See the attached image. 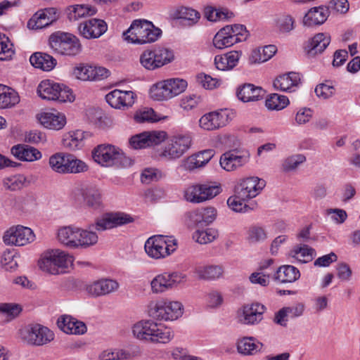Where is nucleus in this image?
<instances>
[{
	"instance_id": "1",
	"label": "nucleus",
	"mask_w": 360,
	"mask_h": 360,
	"mask_svg": "<svg viewBox=\"0 0 360 360\" xmlns=\"http://www.w3.org/2000/svg\"><path fill=\"white\" fill-rule=\"evenodd\" d=\"M132 332L139 340L155 343L166 344L174 338L170 328L150 319L136 323L132 328Z\"/></svg>"
},
{
	"instance_id": "2",
	"label": "nucleus",
	"mask_w": 360,
	"mask_h": 360,
	"mask_svg": "<svg viewBox=\"0 0 360 360\" xmlns=\"http://www.w3.org/2000/svg\"><path fill=\"white\" fill-rule=\"evenodd\" d=\"M161 32L151 22L135 20L129 28L123 32V38L129 43L143 44L156 41Z\"/></svg>"
},
{
	"instance_id": "3",
	"label": "nucleus",
	"mask_w": 360,
	"mask_h": 360,
	"mask_svg": "<svg viewBox=\"0 0 360 360\" xmlns=\"http://www.w3.org/2000/svg\"><path fill=\"white\" fill-rule=\"evenodd\" d=\"M92 157L95 162L105 167L121 166L129 167L133 160L119 148L111 144H101L92 151Z\"/></svg>"
},
{
	"instance_id": "4",
	"label": "nucleus",
	"mask_w": 360,
	"mask_h": 360,
	"mask_svg": "<svg viewBox=\"0 0 360 360\" xmlns=\"http://www.w3.org/2000/svg\"><path fill=\"white\" fill-rule=\"evenodd\" d=\"M49 166L59 174H79L88 170L87 165L68 153H56L49 157Z\"/></svg>"
},
{
	"instance_id": "5",
	"label": "nucleus",
	"mask_w": 360,
	"mask_h": 360,
	"mask_svg": "<svg viewBox=\"0 0 360 360\" xmlns=\"http://www.w3.org/2000/svg\"><path fill=\"white\" fill-rule=\"evenodd\" d=\"M72 257L59 249L49 250L45 252L39 262L40 269L51 274H59L72 265Z\"/></svg>"
},
{
	"instance_id": "6",
	"label": "nucleus",
	"mask_w": 360,
	"mask_h": 360,
	"mask_svg": "<svg viewBox=\"0 0 360 360\" xmlns=\"http://www.w3.org/2000/svg\"><path fill=\"white\" fill-rule=\"evenodd\" d=\"M221 192L219 183L204 181L188 186L184 193L185 199L190 202L200 203L214 198Z\"/></svg>"
},
{
	"instance_id": "7",
	"label": "nucleus",
	"mask_w": 360,
	"mask_h": 360,
	"mask_svg": "<svg viewBox=\"0 0 360 360\" xmlns=\"http://www.w3.org/2000/svg\"><path fill=\"white\" fill-rule=\"evenodd\" d=\"M38 95L42 98L59 103L71 102L75 99L72 90L64 84L49 79L43 80L37 87Z\"/></svg>"
},
{
	"instance_id": "8",
	"label": "nucleus",
	"mask_w": 360,
	"mask_h": 360,
	"mask_svg": "<svg viewBox=\"0 0 360 360\" xmlns=\"http://www.w3.org/2000/svg\"><path fill=\"white\" fill-rule=\"evenodd\" d=\"M51 48L58 53L75 56L80 53L82 45L75 35L67 32H56L49 37Z\"/></svg>"
},
{
	"instance_id": "9",
	"label": "nucleus",
	"mask_w": 360,
	"mask_h": 360,
	"mask_svg": "<svg viewBox=\"0 0 360 360\" xmlns=\"http://www.w3.org/2000/svg\"><path fill=\"white\" fill-rule=\"evenodd\" d=\"M186 87L187 82L186 80L172 78L159 82L153 85L150 94L151 98L154 100H168L184 92Z\"/></svg>"
},
{
	"instance_id": "10",
	"label": "nucleus",
	"mask_w": 360,
	"mask_h": 360,
	"mask_svg": "<svg viewBox=\"0 0 360 360\" xmlns=\"http://www.w3.org/2000/svg\"><path fill=\"white\" fill-rule=\"evenodd\" d=\"M184 307L179 302H152L148 305V315L159 321H174L181 317Z\"/></svg>"
},
{
	"instance_id": "11",
	"label": "nucleus",
	"mask_w": 360,
	"mask_h": 360,
	"mask_svg": "<svg viewBox=\"0 0 360 360\" xmlns=\"http://www.w3.org/2000/svg\"><path fill=\"white\" fill-rule=\"evenodd\" d=\"M192 137L189 134H178L171 137L159 154L160 158L174 160L181 158L191 146Z\"/></svg>"
},
{
	"instance_id": "12",
	"label": "nucleus",
	"mask_w": 360,
	"mask_h": 360,
	"mask_svg": "<svg viewBox=\"0 0 360 360\" xmlns=\"http://www.w3.org/2000/svg\"><path fill=\"white\" fill-rule=\"evenodd\" d=\"M22 340L28 345L40 346L54 338L53 333L47 327L36 323L30 324L20 330Z\"/></svg>"
},
{
	"instance_id": "13",
	"label": "nucleus",
	"mask_w": 360,
	"mask_h": 360,
	"mask_svg": "<svg viewBox=\"0 0 360 360\" xmlns=\"http://www.w3.org/2000/svg\"><path fill=\"white\" fill-rule=\"evenodd\" d=\"M76 191L82 197L84 206L87 209L100 212L104 208L102 191L98 186L82 184Z\"/></svg>"
},
{
	"instance_id": "14",
	"label": "nucleus",
	"mask_w": 360,
	"mask_h": 360,
	"mask_svg": "<svg viewBox=\"0 0 360 360\" xmlns=\"http://www.w3.org/2000/svg\"><path fill=\"white\" fill-rule=\"evenodd\" d=\"M70 290H86L87 292H113L118 290L119 283L116 280L102 278L90 284H85L79 280L71 279L68 281Z\"/></svg>"
},
{
	"instance_id": "15",
	"label": "nucleus",
	"mask_w": 360,
	"mask_h": 360,
	"mask_svg": "<svg viewBox=\"0 0 360 360\" xmlns=\"http://www.w3.org/2000/svg\"><path fill=\"white\" fill-rule=\"evenodd\" d=\"M233 113L227 109H220L203 115L199 120L201 129L206 131L217 130L226 126Z\"/></svg>"
},
{
	"instance_id": "16",
	"label": "nucleus",
	"mask_w": 360,
	"mask_h": 360,
	"mask_svg": "<svg viewBox=\"0 0 360 360\" xmlns=\"http://www.w3.org/2000/svg\"><path fill=\"white\" fill-rule=\"evenodd\" d=\"M265 310L266 307L259 302L244 304L237 311V321L244 325L257 324L262 320Z\"/></svg>"
},
{
	"instance_id": "17",
	"label": "nucleus",
	"mask_w": 360,
	"mask_h": 360,
	"mask_svg": "<svg viewBox=\"0 0 360 360\" xmlns=\"http://www.w3.org/2000/svg\"><path fill=\"white\" fill-rule=\"evenodd\" d=\"M32 230L28 227L18 225L11 227L4 235V242L6 245L16 246L25 245L34 240Z\"/></svg>"
},
{
	"instance_id": "18",
	"label": "nucleus",
	"mask_w": 360,
	"mask_h": 360,
	"mask_svg": "<svg viewBox=\"0 0 360 360\" xmlns=\"http://www.w3.org/2000/svg\"><path fill=\"white\" fill-rule=\"evenodd\" d=\"M265 186V181L257 176L243 179L236 187V193L243 199L256 197Z\"/></svg>"
},
{
	"instance_id": "19",
	"label": "nucleus",
	"mask_w": 360,
	"mask_h": 360,
	"mask_svg": "<svg viewBox=\"0 0 360 360\" xmlns=\"http://www.w3.org/2000/svg\"><path fill=\"white\" fill-rule=\"evenodd\" d=\"M185 279V276L180 273H172L171 274L165 273L158 275L151 281V288L153 292H163L170 290L177 284L181 283Z\"/></svg>"
},
{
	"instance_id": "20",
	"label": "nucleus",
	"mask_w": 360,
	"mask_h": 360,
	"mask_svg": "<svg viewBox=\"0 0 360 360\" xmlns=\"http://www.w3.org/2000/svg\"><path fill=\"white\" fill-rule=\"evenodd\" d=\"M80 34L86 39H96L103 35L108 29L105 22L101 19L91 18L79 25Z\"/></svg>"
},
{
	"instance_id": "21",
	"label": "nucleus",
	"mask_w": 360,
	"mask_h": 360,
	"mask_svg": "<svg viewBox=\"0 0 360 360\" xmlns=\"http://www.w3.org/2000/svg\"><path fill=\"white\" fill-rule=\"evenodd\" d=\"M58 19V15L56 8H48L38 11L29 20L27 27L32 30H39L44 28Z\"/></svg>"
},
{
	"instance_id": "22",
	"label": "nucleus",
	"mask_w": 360,
	"mask_h": 360,
	"mask_svg": "<svg viewBox=\"0 0 360 360\" xmlns=\"http://www.w3.org/2000/svg\"><path fill=\"white\" fill-rule=\"evenodd\" d=\"M135 94L131 91L115 89L105 96L107 103L114 108L131 107L134 103Z\"/></svg>"
},
{
	"instance_id": "23",
	"label": "nucleus",
	"mask_w": 360,
	"mask_h": 360,
	"mask_svg": "<svg viewBox=\"0 0 360 360\" xmlns=\"http://www.w3.org/2000/svg\"><path fill=\"white\" fill-rule=\"evenodd\" d=\"M145 250L148 255L152 258L160 259L168 256L166 250L165 236L158 235L149 238L145 243Z\"/></svg>"
},
{
	"instance_id": "24",
	"label": "nucleus",
	"mask_w": 360,
	"mask_h": 360,
	"mask_svg": "<svg viewBox=\"0 0 360 360\" xmlns=\"http://www.w3.org/2000/svg\"><path fill=\"white\" fill-rule=\"evenodd\" d=\"M300 83V75L297 72H291L276 77L274 81V86L281 91L292 92Z\"/></svg>"
},
{
	"instance_id": "25",
	"label": "nucleus",
	"mask_w": 360,
	"mask_h": 360,
	"mask_svg": "<svg viewBox=\"0 0 360 360\" xmlns=\"http://www.w3.org/2000/svg\"><path fill=\"white\" fill-rule=\"evenodd\" d=\"M57 325L61 330L68 334L82 335L86 331V326L84 323L68 315L60 316Z\"/></svg>"
},
{
	"instance_id": "26",
	"label": "nucleus",
	"mask_w": 360,
	"mask_h": 360,
	"mask_svg": "<svg viewBox=\"0 0 360 360\" xmlns=\"http://www.w3.org/2000/svg\"><path fill=\"white\" fill-rule=\"evenodd\" d=\"M11 154L20 161L33 162L41 158V153L37 148L25 145L18 144L11 149Z\"/></svg>"
},
{
	"instance_id": "27",
	"label": "nucleus",
	"mask_w": 360,
	"mask_h": 360,
	"mask_svg": "<svg viewBox=\"0 0 360 360\" xmlns=\"http://www.w3.org/2000/svg\"><path fill=\"white\" fill-rule=\"evenodd\" d=\"M241 55L242 52L238 51H231L222 55H217L214 57V65L219 70H231L238 65Z\"/></svg>"
},
{
	"instance_id": "28",
	"label": "nucleus",
	"mask_w": 360,
	"mask_h": 360,
	"mask_svg": "<svg viewBox=\"0 0 360 360\" xmlns=\"http://www.w3.org/2000/svg\"><path fill=\"white\" fill-rule=\"evenodd\" d=\"M248 160V156L239 155L237 151H229L223 154L220 158V165L226 171H233Z\"/></svg>"
},
{
	"instance_id": "29",
	"label": "nucleus",
	"mask_w": 360,
	"mask_h": 360,
	"mask_svg": "<svg viewBox=\"0 0 360 360\" xmlns=\"http://www.w3.org/2000/svg\"><path fill=\"white\" fill-rule=\"evenodd\" d=\"M330 42V36L324 33H319L311 38L305 46L306 53L308 57H314L321 53Z\"/></svg>"
},
{
	"instance_id": "30",
	"label": "nucleus",
	"mask_w": 360,
	"mask_h": 360,
	"mask_svg": "<svg viewBox=\"0 0 360 360\" xmlns=\"http://www.w3.org/2000/svg\"><path fill=\"white\" fill-rule=\"evenodd\" d=\"M264 91L252 84H245L238 88L237 97L243 102L257 101L263 98Z\"/></svg>"
},
{
	"instance_id": "31",
	"label": "nucleus",
	"mask_w": 360,
	"mask_h": 360,
	"mask_svg": "<svg viewBox=\"0 0 360 360\" xmlns=\"http://www.w3.org/2000/svg\"><path fill=\"white\" fill-rule=\"evenodd\" d=\"M40 123L46 128L53 130H60L66 124L64 114L56 112H43L39 117Z\"/></svg>"
},
{
	"instance_id": "32",
	"label": "nucleus",
	"mask_w": 360,
	"mask_h": 360,
	"mask_svg": "<svg viewBox=\"0 0 360 360\" xmlns=\"http://www.w3.org/2000/svg\"><path fill=\"white\" fill-rule=\"evenodd\" d=\"M329 10L327 7H314L305 14L303 22L307 26L321 25L327 20Z\"/></svg>"
},
{
	"instance_id": "33",
	"label": "nucleus",
	"mask_w": 360,
	"mask_h": 360,
	"mask_svg": "<svg viewBox=\"0 0 360 360\" xmlns=\"http://www.w3.org/2000/svg\"><path fill=\"white\" fill-rule=\"evenodd\" d=\"M214 153V150L207 149L193 155L186 160L185 167L187 169L192 170L197 167H203L211 160Z\"/></svg>"
},
{
	"instance_id": "34",
	"label": "nucleus",
	"mask_w": 360,
	"mask_h": 360,
	"mask_svg": "<svg viewBox=\"0 0 360 360\" xmlns=\"http://www.w3.org/2000/svg\"><path fill=\"white\" fill-rule=\"evenodd\" d=\"M30 63L37 68L44 71H50L56 65V60L51 56L37 52L33 53L30 58Z\"/></svg>"
},
{
	"instance_id": "35",
	"label": "nucleus",
	"mask_w": 360,
	"mask_h": 360,
	"mask_svg": "<svg viewBox=\"0 0 360 360\" xmlns=\"http://www.w3.org/2000/svg\"><path fill=\"white\" fill-rule=\"evenodd\" d=\"M217 213L214 207H207L192 212L191 218L196 224L209 225L215 220Z\"/></svg>"
},
{
	"instance_id": "36",
	"label": "nucleus",
	"mask_w": 360,
	"mask_h": 360,
	"mask_svg": "<svg viewBox=\"0 0 360 360\" xmlns=\"http://www.w3.org/2000/svg\"><path fill=\"white\" fill-rule=\"evenodd\" d=\"M79 228L66 226L59 229L58 238L59 241L70 247H78Z\"/></svg>"
},
{
	"instance_id": "37",
	"label": "nucleus",
	"mask_w": 360,
	"mask_h": 360,
	"mask_svg": "<svg viewBox=\"0 0 360 360\" xmlns=\"http://www.w3.org/2000/svg\"><path fill=\"white\" fill-rule=\"evenodd\" d=\"M20 101L18 93L13 89L0 84V108H7L14 106Z\"/></svg>"
},
{
	"instance_id": "38",
	"label": "nucleus",
	"mask_w": 360,
	"mask_h": 360,
	"mask_svg": "<svg viewBox=\"0 0 360 360\" xmlns=\"http://www.w3.org/2000/svg\"><path fill=\"white\" fill-rule=\"evenodd\" d=\"M263 345L254 338H243L237 345L238 352L243 355H254L259 352Z\"/></svg>"
},
{
	"instance_id": "39",
	"label": "nucleus",
	"mask_w": 360,
	"mask_h": 360,
	"mask_svg": "<svg viewBox=\"0 0 360 360\" xmlns=\"http://www.w3.org/2000/svg\"><path fill=\"white\" fill-rule=\"evenodd\" d=\"M300 276L299 270L292 265H284L276 271V279L281 283H292Z\"/></svg>"
},
{
	"instance_id": "40",
	"label": "nucleus",
	"mask_w": 360,
	"mask_h": 360,
	"mask_svg": "<svg viewBox=\"0 0 360 360\" xmlns=\"http://www.w3.org/2000/svg\"><path fill=\"white\" fill-rule=\"evenodd\" d=\"M315 254V250L307 245H295L289 252V256L297 259L302 263L311 261Z\"/></svg>"
},
{
	"instance_id": "41",
	"label": "nucleus",
	"mask_w": 360,
	"mask_h": 360,
	"mask_svg": "<svg viewBox=\"0 0 360 360\" xmlns=\"http://www.w3.org/2000/svg\"><path fill=\"white\" fill-rule=\"evenodd\" d=\"M276 46L274 45H268L253 50L250 57V61L252 63L266 62L276 53Z\"/></svg>"
},
{
	"instance_id": "42",
	"label": "nucleus",
	"mask_w": 360,
	"mask_h": 360,
	"mask_svg": "<svg viewBox=\"0 0 360 360\" xmlns=\"http://www.w3.org/2000/svg\"><path fill=\"white\" fill-rule=\"evenodd\" d=\"M236 44V38L229 33V28L224 27L213 38V45L218 49L230 47Z\"/></svg>"
},
{
	"instance_id": "43",
	"label": "nucleus",
	"mask_w": 360,
	"mask_h": 360,
	"mask_svg": "<svg viewBox=\"0 0 360 360\" xmlns=\"http://www.w3.org/2000/svg\"><path fill=\"white\" fill-rule=\"evenodd\" d=\"M83 132L76 131L68 134L63 139V146L70 150L80 148L83 145Z\"/></svg>"
},
{
	"instance_id": "44",
	"label": "nucleus",
	"mask_w": 360,
	"mask_h": 360,
	"mask_svg": "<svg viewBox=\"0 0 360 360\" xmlns=\"http://www.w3.org/2000/svg\"><path fill=\"white\" fill-rule=\"evenodd\" d=\"M266 106L269 110H281L289 104L287 96L278 94H272L266 99Z\"/></svg>"
},
{
	"instance_id": "45",
	"label": "nucleus",
	"mask_w": 360,
	"mask_h": 360,
	"mask_svg": "<svg viewBox=\"0 0 360 360\" xmlns=\"http://www.w3.org/2000/svg\"><path fill=\"white\" fill-rule=\"evenodd\" d=\"M176 17L188 22V25H193L200 18V13L195 10L188 8L181 7L176 10Z\"/></svg>"
},
{
	"instance_id": "46",
	"label": "nucleus",
	"mask_w": 360,
	"mask_h": 360,
	"mask_svg": "<svg viewBox=\"0 0 360 360\" xmlns=\"http://www.w3.org/2000/svg\"><path fill=\"white\" fill-rule=\"evenodd\" d=\"M96 13V9L89 5H76L69 13L70 20H77L81 18L93 15Z\"/></svg>"
},
{
	"instance_id": "47",
	"label": "nucleus",
	"mask_w": 360,
	"mask_h": 360,
	"mask_svg": "<svg viewBox=\"0 0 360 360\" xmlns=\"http://www.w3.org/2000/svg\"><path fill=\"white\" fill-rule=\"evenodd\" d=\"M18 256L14 250H5L1 257V264L7 271H14L18 266Z\"/></svg>"
},
{
	"instance_id": "48",
	"label": "nucleus",
	"mask_w": 360,
	"mask_h": 360,
	"mask_svg": "<svg viewBox=\"0 0 360 360\" xmlns=\"http://www.w3.org/2000/svg\"><path fill=\"white\" fill-rule=\"evenodd\" d=\"M198 276L203 279H216L222 276L224 269L221 266H208L197 270Z\"/></svg>"
},
{
	"instance_id": "49",
	"label": "nucleus",
	"mask_w": 360,
	"mask_h": 360,
	"mask_svg": "<svg viewBox=\"0 0 360 360\" xmlns=\"http://www.w3.org/2000/svg\"><path fill=\"white\" fill-rule=\"evenodd\" d=\"M22 310L21 305L16 303H0V312L8 321L18 317Z\"/></svg>"
},
{
	"instance_id": "50",
	"label": "nucleus",
	"mask_w": 360,
	"mask_h": 360,
	"mask_svg": "<svg viewBox=\"0 0 360 360\" xmlns=\"http://www.w3.org/2000/svg\"><path fill=\"white\" fill-rule=\"evenodd\" d=\"M130 358V353L124 349H106L99 354L101 360H124Z\"/></svg>"
},
{
	"instance_id": "51",
	"label": "nucleus",
	"mask_w": 360,
	"mask_h": 360,
	"mask_svg": "<svg viewBox=\"0 0 360 360\" xmlns=\"http://www.w3.org/2000/svg\"><path fill=\"white\" fill-rule=\"evenodd\" d=\"M26 184V178L23 175H15L5 178L3 184L6 189L18 191L22 189Z\"/></svg>"
},
{
	"instance_id": "52",
	"label": "nucleus",
	"mask_w": 360,
	"mask_h": 360,
	"mask_svg": "<svg viewBox=\"0 0 360 360\" xmlns=\"http://www.w3.org/2000/svg\"><path fill=\"white\" fill-rule=\"evenodd\" d=\"M155 56V63L157 68L171 62L174 58V54L172 51L167 49H158L153 51Z\"/></svg>"
},
{
	"instance_id": "53",
	"label": "nucleus",
	"mask_w": 360,
	"mask_h": 360,
	"mask_svg": "<svg viewBox=\"0 0 360 360\" xmlns=\"http://www.w3.org/2000/svg\"><path fill=\"white\" fill-rule=\"evenodd\" d=\"M165 176V175L161 170L157 168L148 167L142 171L141 180L142 183L148 184L153 181H158Z\"/></svg>"
},
{
	"instance_id": "54",
	"label": "nucleus",
	"mask_w": 360,
	"mask_h": 360,
	"mask_svg": "<svg viewBox=\"0 0 360 360\" xmlns=\"http://www.w3.org/2000/svg\"><path fill=\"white\" fill-rule=\"evenodd\" d=\"M78 243L79 246L88 247L96 244L98 241V236L91 230H83L79 229Z\"/></svg>"
},
{
	"instance_id": "55",
	"label": "nucleus",
	"mask_w": 360,
	"mask_h": 360,
	"mask_svg": "<svg viewBox=\"0 0 360 360\" xmlns=\"http://www.w3.org/2000/svg\"><path fill=\"white\" fill-rule=\"evenodd\" d=\"M248 199H243L239 197L238 193H235L233 196H231L227 200V205L230 209L236 212H245L250 208L245 202Z\"/></svg>"
},
{
	"instance_id": "56",
	"label": "nucleus",
	"mask_w": 360,
	"mask_h": 360,
	"mask_svg": "<svg viewBox=\"0 0 360 360\" xmlns=\"http://www.w3.org/2000/svg\"><path fill=\"white\" fill-rule=\"evenodd\" d=\"M217 236V231L212 229L196 231L193 234V238L200 244H207L212 242Z\"/></svg>"
},
{
	"instance_id": "57",
	"label": "nucleus",
	"mask_w": 360,
	"mask_h": 360,
	"mask_svg": "<svg viewBox=\"0 0 360 360\" xmlns=\"http://www.w3.org/2000/svg\"><path fill=\"white\" fill-rule=\"evenodd\" d=\"M13 44L10 42L8 37L0 33V60H7L12 58L14 54V50L12 48Z\"/></svg>"
},
{
	"instance_id": "58",
	"label": "nucleus",
	"mask_w": 360,
	"mask_h": 360,
	"mask_svg": "<svg viewBox=\"0 0 360 360\" xmlns=\"http://www.w3.org/2000/svg\"><path fill=\"white\" fill-rule=\"evenodd\" d=\"M225 28H229V33L236 38V43L245 41L248 37V31L243 25H226Z\"/></svg>"
},
{
	"instance_id": "59",
	"label": "nucleus",
	"mask_w": 360,
	"mask_h": 360,
	"mask_svg": "<svg viewBox=\"0 0 360 360\" xmlns=\"http://www.w3.org/2000/svg\"><path fill=\"white\" fill-rule=\"evenodd\" d=\"M205 18L212 22L225 20L229 18V12L226 10L217 9L212 6H207L205 8Z\"/></svg>"
},
{
	"instance_id": "60",
	"label": "nucleus",
	"mask_w": 360,
	"mask_h": 360,
	"mask_svg": "<svg viewBox=\"0 0 360 360\" xmlns=\"http://www.w3.org/2000/svg\"><path fill=\"white\" fill-rule=\"evenodd\" d=\"M315 93L319 98L328 99L335 93V89L330 81L318 84L315 88Z\"/></svg>"
},
{
	"instance_id": "61",
	"label": "nucleus",
	"mask_w": 360,
	"mask_h": 360,
	"mask_svg": "<svg viewBox=\"0 0 360 360\" xmlns=\"http://www.w3.org/2000/svg\"><path fill=\"white\" fill-rule=\"evenodd\" d=\"M247 238L250 243H260L266 238V233L262 227L252 226L248 231Z\"/></svg>"
},
{
	"instance_id": "62",
	"label": "nucleus",
	"mask_w": 360,
	"mask_h": 360,
	"mask_svg": "<svg viewBox=\"0 0 360 360\" xmlns=\"http://www.w3.org/2000/svg\"><path fill=\"white\" fill-rule=\"evenodd\" d=\"M92 74L91 65L79 64L72 68V75L77 79L83 81H90Z\"/></svg>"
},
{
	"instance_id": "63",
	"label": "nucleus",
	"mask_w": 360,
	"mask_h": 360,
	"mask_svg": "<svg viewBox=\"0 0 360 360\" xmlns=\"http://www.w3.org/2000/svg\"><path fill=\"white\" fill-rule=\"evenodd\" d=\"M276 25L281 32H290L295 27V20L289 15H283L278 18Z\"/></svg>"
},
{
	"instance_id": "64",
	"label": "nucleus",
	"mask_w": 360,
	"mask_h": 360,
	"mask_svg": "<svg viewBox=\"0 0 360 360\" xmlns=\"http://www.w3.org/2000/svg\"><path fill=\"white\" fill-rule=\"evenodd\" d=\"M112 221L111 219L110 214L105 213L101 218H98L95 224H92L89 226V229H95L98 231H103L107 229H113Z\"/></svg>"
}]
</instances>
